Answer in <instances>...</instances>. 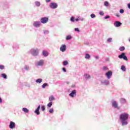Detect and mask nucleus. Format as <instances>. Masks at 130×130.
Here are the masks:
<instances>
[{"mask_svg":"<svg viewBox=\"0 0 130 130\" xmlns=\"http://www.w3.org/2000/svg\"><path fill=\"white\" fill-rule=\"evenodd\" d=\"M35 4H36V5L37 7H39V6H40V3L39 2H36L35 3Z\"/></svg>","mask_w":130,"mask_h":130,"instance_id":"c756f323","label":"nucleus"},{"mask_svg":"<svg viewBox=\"0 0 130 130\" xmlns=\"http://www.w3.org/2000/svg\"><path fill=\"white\" fill-rule=\"evenodd\" d=\"M9 127L10 128H15V127H16V123H15V122H13V121H11L10 122V124L9 125Z\"/></svg>","mask_w":130,"mask_h":130,"instance_id":"0eeeda50","label":"nucleus"},{"mask_svg":"<svg viewBox=\"0 0 130 130\" xmlns=\"http://www.w3.org/2000/svg\"><path fill=\"white\" fill-rule=\"evenodd\" d=\"M39 53V52L37 49H34L32 50L31 54L34 56H37Z\"/></svg>","mask_w":130,"mask_h":130,"instance_id":"20e7f679","label":"nucleus"},{"mask_svg":"<svg viewBox=\"0 0 130 130\" xmlns=\"http://www.w3.org/2000/svg\"><path fill=\"white\" fill-rule=\"evenodd\" d=\"M104 6H105V7H108V6H109V3L108 2H105Z\"/></svg>","mask_w":130,"mask_h":130,"instance_id":"393cba45","label":"nucleus"},{"mask_svg":"<svg viewBox=\"0 0 130 130\" xmlns=\"http://www.w3.org/2000/svg\"><path fill=\"white\" fill-rule=\"evenodd\" d=\"M41 109L43 111H44L45 110V107L44 106H42Z\"/></svg>","mask_w":130,"mask_h":130,"instance_id":"4c0bfd02","label":"nucleus"},{"mask_svg":"<svg viewBox=\"0 0 130 130\" xmlns=\"http://www.w3.org/2000/svg\"><path fill=\"white\" fill-rule=\"evenodd\" d=\"M76 95H77V91H76V90H73L71 92V93L69 94L70 97H72V98H74V97H75Z\"/></svg>","mask_w":130,"mask_h":130,"instance_id":"423d86ee","label":"nucleus"},{"mask_svg":"<svg viewBox=\"0 0 130 130\" xmlns=\"http://www.w3.org/2000/svg\"><path fill=\"white\" fill-rule=\"evenodd\" d=\"M5 69V66L4 65H0V70H4Z\"/></svg>","mask_w":130,"mask_h":130,"instance_id":"7c9ffc66","label":"nucleus"},{"mask_svg":"<svg viewBox=\"0 0 130 130\" xmlns=\"http://www.w3.org/2000/svg\"><path fill=\"white\" fill-rule=\"evenodd\" d=\"M116 17H119V14H116Z\"/></svg>","mask_w":130,"mask_h":130,"instance_id":"09e8293b","label":"nucleus"},{"mask_svg":"<svg viewBox=\"0 0 130 130\" xmlns=\"http://www.w3.org/2000/svg\"><path fill=\"white\" fill-rule=\"evenodd\" d=\"M63 66H67L68 64H69V62L67 60L64 61L63 62Z\"/></svg>","mask_w":130,"mask_h":130,"instance_id":"412c9836","label":"nucleus"},{"mask_svg":"<svg viewBox=\"0 0 130 130\" xmlns=\"http://www.w3.org/2000/svg\"><path fill=\"white\" fill-rule=\"evenodd\" d=\"M36 83H39V84H40L42 82V79H37L36 81Z\"/></svg>","mask_w":130,"mask_h":130,"instance_id":"a211bd4d","label":"nucleus"},{"mask_svg":"<svg viewBox=\"0 0 130 130\" xmlns=\"http://www.w3.org/2000/svg\"><path fill=\"white\" fill-rule=\"evenodd\" d=\"M103 71H108V68L106 67H103Z\"/></svg>","mask_w":130,"mask_h":130,"instance_id":"72a5a7b5","label":"nucleus"},{"mask_svg":"<svg viewBox=\"0 0 130 130\" xmlns=\"http://www.w3.org/2000/svg\"><path fill=\"white\" fill-rule=\"evenodd\" d=\"M110 18V17L109 16H106V17H105V19H108V18Z\"/></svg>","mask_w":130,"mask_h":130,"instance_id":"a19ab883","label":"nucleus"},{"mask_svg":"<svg viewBox=\"0 0 130 130\" xmlns=\"http://www.w3.org/2000/svg\"><path fill=\"white\" fill-rule=\"evenodd\" d=\"M48 107H50L51 106H52V102H50L47 104Z\"/></svg>","mask_w":130,"mask_h":130,"instance_id":"cd10ccee","label":"nucleus"},{"mask_svg":"<svg viewBox=\"0 0 130 130\" xmlns=\"http://www.w3.org/2000/svg\"><path fill=\"white\" fill-rule=\"evenodd\" d=\"M100 16H103V15H104V13H103V12L100 11Z\"/></svg>","mask_w":130,"mask_h":130,"instance_id":"ea45409f","label":"nucleus"},{"mask_svg":"<svg viewBox=\"0 0 130 130\" xmlns=\"http://www.w3.org/2000/svg\"><path fill=\"white\" fill-rule=\"evenodd\" d=\"M50 7L51 9H56L57 8V4L55 3H50Z\"/></svg>","mask_w":130,"mask_h":130,"instance_id":"39448f33","label":"nucleus"},{"mask_svg":"<svg viewBox=\"0 0 130 130\" xmlns=\"http://www.w3.org/2000/svg\"><path fill=\"white\" fill-rule=\"evenodd\" d=\"M3 103V100H2V98H0V103Z\"/></svg>","mask_w":130,"mask_h":130,"instance_id":"c03bdc74","label":"nucleus"},{"mask_svg":"<svg viewBox=\"0 0 130 130\" xmlns=\"http://www.w3.org/2000/svg\"><path fill=\"white\" fill-rule=\"evenodd\" d=\"M75 31H76V32H80V29H79L78 28H75Z\"/></svg>","mask_w":130,"mask_h":130,"instance_id":"c9c22d12","label":"nucleus"},{"mask_svg":"<svg viewBox=\"0 0 130 130\" xmlns=\"http://www.w3.org/2000/svg\"><path fill=\"white\" fill-rule=\"evenodd\" d=\"M41 22L43 24H46V23H47V22H48V17H45L42 18L41 19Z\"/></svg>","mask_w":130,"mask_h":130,"instance_id":"7ed1b4c3","label":"nucleus"},{"mask_svg":"<svg viewBox=\"0 0 130 130\" xmlns=\"http://www.w3.org/2000/svg\"><path fill=\"white\" fill-rule=\"evenodd\" d=\"M121 69L122 70V71H123V72H125L126 69L125 67H124V66H121Z\"/></svg>","mask_w":130,"mask_h":130,"instance_id":"4be33fe9","label":"nucleus"},{"mask_svg":"<svg viewBox=\"0 0 130 130\" xmlns=\"http://www.w3.org/2000/svg\"><path fill=\"white\" fill-rule=\"evenodd\" d=\"M49 112L50 113H53V109H50Z\"/></svg>","mask_w":130,"mask_h":130,"instance_id":"f704fd0d","label":"nucleus"},{"mask_svg":"<svg viewBox=\"0 0 130 130\" xmlns=\"http://www.w3.org/2000/svg\"><path fill=\"white\" fill-rule=\"evenodd\" d=\"M47 86H48V84L46 83H45L43 84L42 88H44L45 87H47Z\"/></svg>","mask_w":130,"mask_h":130,"instance_id":"5701e85b","label":"nucleus"},{"mask_svg":"<svg viewBox=\"0 0 130 130\" xmlns=\"http://www.w3.org/2000/svg\"><path fill=\"white\" fill-rule=\"evenodd\" d=\"M129 42H130V38L129 39Z\"/></svg>","mask_w":130,"mask_h":130,"instance_id":"8fccbe9b","label":"nucleus"},{"mask_svg":"<svg viewBox=\"0 0 130 130\" xmlns=\"http://www.w3.org/2000/svg\"><path fill=\"white\" fill-rule=\"evenodd\" d=\"M22 110L24 112H25V113H28L29 112V110H28V109L26 108H23L22 109Z\"/></svg>","mask_w":130,"mask_h":130,"instance_id":"f3484780","label":"nucleus"},{"mask_svg":"<svg viewBox=\"0 0 130 130\" xmlns=\"http://www.w3.org/2000/svg\"><path fill=\"white\" fill-rule=\"evenodd\" d=\"M107 41H108V42H111V41H112V38H110L108 39Z\"/></svg>","mask_w":130,"mask_h":130,"instance_id":"473e14b6","label":"nucleus"},{"mask_svg":"<svg viewBox=\"0 0 130 130\" xmlns=\"http://www.w3.org/2000/svg\"><path fill=\"white\" fill-rule=\"evenodd\" d=\"M67 50V46L66 45H62L61 46L60 50L62 51V52H64V51Z\"/></svg>","mask_w":130,"mask_h":130,"instance_id":"6e6552de","label":"nucleus"},{"mask_svg":"<svg viewBox=\"0 0 130 130\" xmlns=\"http://www.w3.org/2000/svg\"><path fill=\"white\" fill-rule=\"evenodd\" d=\"M62 71H63V72H67V70H66V68H62Z\"/></svg>","mask_w":130,"mask_h":130,"instance_id":"79ce46f5","label":"nucleus"},{"mask_svg":"<svg viewBox=\"0 0 130 130\" xmlns=\"http://www.w3.org/2000/svg\"><path fill=\"white\" fill-rule=\"evenodd\" d=\"M90 16H91V18H92L96 17V15H95V14H91Z\"/></svg>","mask_w":130,"mask_h":130,"instance_id":"2f4dec72","label":"nucleus"},{"mask_svg":"<svg viewBox=\"0 0 130 130\" xmlns=\"http://www.w3.org/2000/svg\"><path fill=\"white\" fill-rule=\"evenodd\" d=\"M114 26L115 27H120V26H121V23L120 22H119V21H116L114 23Z\"/></svg>","mask_w":130,"mask_h":130,"instance_id":"ddd939ff","label":"nucleus"},{"mask_svg":"<svg viewBox=\"0 0 130 130\" xmlns=\"http://www.w3.org/2000/svg\"><path fill=\"white\" fill-rule=\"evenodd\" d=\"M75 21H76V22H78V21H79V19L77 18L76 19H74Z\"/></svg>","mask_w":130,"mask_h":130,"instance_id":"49530a36","label":"nucleus"},{"mask_svg":"<svg viewBox=\"0 0 130 130\" xmlns=\"http://www.w3.org/2000/svg\"><path fill=\"white\" fill-rule=\"evenodd\" d=\"M53 100H55L54 96L53 95H51L49 98V101H53Z\"/></svg>","mask_w":130,"mask_h":130,"instance_id":"dca6fc26","label":"nucleus"},{"mask_svg":"<svg viewBox=\"0 0 130 130\" xmlns=\"http://www.w3.org/2000/svg\"><path fill=\"white\" fill-rule=\"evenodd\" d=\"M120 101L121 103H125L126 102L125 99H120Z\"/></svg>","mask_w":130,"mask_h":130,"instance_id":"6ab92c4d","label":"nucleus"},{"mask_svg":"<svg viewBox=\"0 0 130 130\" xmlns=\"http://www.w3.org/2000/svg\"><path fill=\"white\" fill-rule=\"evenodd\" d=\"M71 39H72V37H71V36H68L66 38L67 40H70Z\"/></svg>","mask_w":130,"mask_h":130,"instance_id":"c85d7f7f","label":"nucleus"},{"mask_svg":"<svg viewBox=\"0 0 130 130\" xmlns=\"http://www.w3.org/2000/svg\"><path fill=\"white\" fill-rule=\"evenodd\" d=\"M2 77H3V78L4 79H7V75H6V74H2Z\"/></svg>","mask_w":130,"mask_h":130,"instance_id":"bb28decb","label":"nucleus"},{"mask_svg":"<svg viewBox=\"0 0 130 130\" xmlns=\"http://www.w3.org/2000/svg\"><path fill=\"white\" fill-rule=\"evenodd\" d=\"M128 119V114L123 113L120 115V120L121 121L122 125H126Z\"/></svg>","mask_w":130,"mask_h":130,"instance_id":"f257e3e1","label":"nucleus"},{"mask_svg":"<svg viewBox=\"0 0 130 130\" xmlns=\"http://www.w3.org/2000/svg\"><path fill=\"white\" fill-rule=\"evenodd\" d=\"M84 76L86 79H90V76L88 74H85Z\"/></svg>","mask_w":130,"mask_h":130,"instance_id":"b1692460","label":"nucleus"},{"mask_svg":"<svg viewBox=\"0 0 130 130\" xmlns=\"http://www.w3.org/2000/svg\"><path fill=\"white\" fill-rule=\"evenodd\" d=\"M124 49H125V48L124 47L122 46V47H121L120 48L119 50H120V51H123V50H124Z\"/></svg>","mask_w":130,"mask_h":130,"instance_id":"a878e982","label":"nucleus"},{"mask_svg":"<svg viewBox=\"0 0 130 130\" xmlns=\"http://www.w3.org/2000/svg\"><path fill=\"white\" fill-rule=\"evenodd\" d=\"M71 22H75V18L74 17H71Z\"/></svg>","mask_w":130,"mask_h":130,"instance_id":"58836bf2","label":"nucleus"},{"mask_svg":"<svg viewBox=\"0 0 130 130\" xmlns=\"http://www.w3.org/2000/svg\"><path fill=\"white\" fill-rule=\"evenodd\" d=\"M106 76H107L108 79L111 78V76H112V72L108 71L107 73H106Z\"/></svg>","mask_w":130,"mask_h":130,"instance_id":"9d476101","label":"nucleus"},{"mask_svg":"<svg viewBox=\"0 0 130 130\" xmlns=\"http://www.w3.org/2000/svg\"><path fill=\"white\" fill-rule=\"evenodd\" d=\"M119 58H123L124 60H128L127 57L125 56V53H122L120 55L118 56Z\"/></svg>","mask_w":130,"mask_h":130,"instance_id":"f03ea898","label":"nucleus"},{"mask_svg":"<svg viewBox=\"0 0 130 130\" xmlns=\"http://www.w3.org/2000/svg\"><path fill=\"white\" fill-rule=\"evenodd\" d=\"M120 14H123V13H124V10H123V9L120 10Z\"/></svg>","mask_w":130,"mask_h":130,"instance_id":"e433bc0d","label":"nucleus"},{"mask_svg":"<svg viewBox=\"0 0 130 130\" xmlns=\"http://www.w3.org/2000/svg\"><path fill=\"white\" fill-rule=\"evenodd\" d=\"M46 3H49L50 2V0H46Z\"/></svg>","mask_w":130,"mask_h":130,"instance_id":"a18cd8bd","label":"nucleus"},{"mask_svg":"<svg viewBox=\"0 0 130 130\" xmlns=\"http://www.w3.org/2000/svg\"><path fill=\"white\" fill-rule=\"evenodd\" d=\"M95 58H96V59H98V58H99V57L98 56H96L95 57Z\"/></svg>","mask_w":130,"mask_h":130,"instance_id":"de8ad7c7","label":"nucleus"},{"mask_svg":"<svg viewBox=\"0 0 130 130\" xmlns=\"http://www.w3.org/2000/svg\"><path fill=\"white\" fill-rule=\"evenodd\" d=\"M42 53L44 56H48V52H47V51H43Z\"/></svg>","mask_w":130,"mask_h":130,"instance_id":"2eb2a0df","label":"nucleus"},{"mask_svg":"<svg viewBox=\"0 0 130 130\" xmlns=\"http://www.w3.org/2000/svg\"><path fill=\"white\" fill-rule=\"evenodd\" d=\"M44 63V61L43 60H40V61L37 62V66H43Z\"/></svg>","mask_w":130,"mask_h":130,"instance_id":"9b49d317","label":"nucleus"},{"mask_svg":"<svg viewBox=\"0 0 130 130\" xmlns=\"http://www.w3.org/2000/svg\"><path fill=\"white\" fill-rule=\"evenodd\" d=\"M85 58H86L87 59H89L91 58V56H90V55L89 54H86L85 55Z\"/></svg>","mask_w":130,"mask_h":130,"instance_id":"aec40b11","label":"nucleus"},{"mask_svg":"<svg viewBox=\"0 0 130 130\" xmlns=\"http://www.w3.org/2000/svg\"><path fill=\"white\" fill-rule=\"evenodd\" d=\"M34 26L35 27H40V22H38V21L35 22L34 23Z\"/></svg>","mask_w":130,"mask_h":130,"instance_id":"4468645a","label":"nucleus"},{"mask_svg":"<svg viewBox=\"0 0 130 130\" xmlns=\"http://www.w3.org/2000/svg\"><path fill=\"white\" fill-rule=\"evenodd\" d=\"M39 109H40V105H39L37 109L35 111V113L37 115H39L40 114V112H39Z\"/></svg>","mask_w":130,"mask_h":130,"instance_id":"f8f14e48","label":"nucleus"},{"mask_svg":"<svg viewBox=\"0 0 130 130\" xmlns=\"http://www.w3.org/2000/svg\"><path fill=\"white\" fill-rule=\"evenodd\" d=\"M112 106H113L114 108H117V109H119V107H118V105L117 104V103H116V102L115 101H114L112 103Z\"/></svg>","mask_w":130,"mask_h":130,"instance_id":"1a4fd4ad","label":"nucleus"},{"mask_svg":"<svg viewBox=\"0 0 130 130\" xmlns=\"http://www.w3.org/2000/svg\"><path fill=\"white\" fill-rule=\"evenodd\" d=\"M127 7H128V9H130V3L127 4Z\"/></svg>","mask_w":130,"mask_h":130,"instance_id":"37998d69","label":"nucleus"}]
</instances>
